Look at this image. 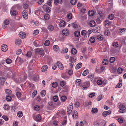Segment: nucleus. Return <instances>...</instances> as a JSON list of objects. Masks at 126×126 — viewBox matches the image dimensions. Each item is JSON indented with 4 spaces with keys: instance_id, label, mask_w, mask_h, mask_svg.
I'll return each instance as SVG.
<instances>
[{
    "instance_id": "49",
    "label": "nucleus",
    "mask_w": 126,
    "mask_h": 126,
    "mask_svg": "<svg viewBox=\"0 0 126 126\" xmlns=\"http://www.w3.org/2000/svg\"><path fill=\"white\" fill-rule=\"evenodd\" d=\"M123 71V69L121 67L118 68L117 70L118 73L119 74H121Z\"/></svg>"
},
{
    "instance_id": "57",
    "label": "nucleus",
    "mask_w": 126,
    "mask_h": 126,
    "mask_svg": "<svg viewBox=\"0 0 126 126\" xmlns=\"http://www.w3.org/2000/svg\"><path fill=\"white\" fill-rule=\"evenodd\" d=\"M103 83V81L101 79L98 80L97 82V84L98 85H101Z\"/></svg>"
},
{
    "instance_id": "10",
    "label": "nucleus",
    "mask_w": 126,
    "mask_h": 126,
    "mask_svg": "<svg viewBox=\"0 0 126 126\" xmlns=\"http://www.w3.org/2000/svg\"><path fill=\"white\" fill-rule=\"evenodd\" d=\"M57 64L59 68L61 70H63V66L60 62L59 61L57 62Z\"/></svg>"
},
{
    "instance_id": "37",
    "label": "nucleus",
    "mask_w": 126,
    "mask_h": 126,
    "mask_svg": "<svg viewBox=\"0 0 126 126\" xmlns=\"http://www.w3.org/2000/svg\"><path fill=\"white\" fill-rule=\"evenodd\" d=\"M32 63V62L29 63V64L28 66V70H30V69H33V67L32 66V64L31 65Z\"/></svg>"
},
{
    "instance_id": "5",
    "label": "nucleus",
    "mask_w": 126,
    "mask_h": 126,
    "mask_svg": "<svg viewBox=\"0 0 126 126\" xmlns=\"http://www.w3.org/2000/svg\"><path fill=\"white\" fill-rule=\"evenodd\" d=\"M73 109V104L71 103L70 104V106L68 107L67 109V112L69 115Z\"/></svg>"
},
{
    "instance_id": "30",
    "label": "nucleus",
    "mask_w": 126,
    "mask_h": 126,
    "mask_svg": "<svg viewBox=\"0 0 126 126\" xmlns=\"http://www.w3.org/2000/svg\"><path fill=\"white\" fill-rule=\"evenodd\" d=\"M23 113L21 111H19L17 113V115L19 117H21L23 116Z\"/></svg>"
},
{
    "instance_id": "11",
    "label": "nucleus",
    "mask_w": 126,
    "mask_h": 126,
    "mask_svg": "<svg viewBox=\"0 0 126 126\" xmlns=\"http://www.w3.org/2000/svg\"><path fill=\"white\" fill-rule=\"evenodd\" d=\"M111 112V111L110 110L105 111L103 112L102 115L104 117H105L107 115L110 114Z\"/></svg>"
},
{
    "instance_id": "55",
    "label": "nucleus",
    "mask_w": 126,
    "mask_h": 126,
    "mask_svg": "<svg viewBox=\"0 0 126 126\" xmlns=\"http://www.w3.org/2000/svg\"><path fill=\"white\" fill-rule=\"evenodd\" d=\"M50 9L51 8L50 7H47L46 9V12L47 13H49L51 11Z\"/></svg>"
},
{
    "instance_id": "50",
    "label": "nucleus",
    "mask_w": 126,
    "mask_h": 126,
    "mask_svg": "<svg viewBox=\"0 0 126 126\" xmlns=\"http://www.w3.org/2000/svg\"><path fill=\"white\" fill-rule=\"evenodd\" d=\"M11 99V97L10 95H8L6 96V100L7 101H10Z\"/></svg>"
},
{
    "instance_id": "4",
    "label": "nucleus",
    "mask_w": 126,
    "mask_h": 126,
    "mask_svg": "<svg viewBox=\"0 0 126 126\" xmlns=\"http://www.w3.org/2000/svg\"><path fill=\"white\" fill-rule=\"evenodd\" d=\"M126 30V28H121L117 32V33L120 35L123 34L125 32Z\"/></svg>"
},
{
    "instance_id": "52",
    "label": "nucleus",
    "mask_w": 126,
    "mask_h": 126,
    "mask_svg": "<svg viewBox=\"0 0 126 126\" xmlns=\"http://www.w3.org/2000/svg\"><path fill=\"white\" fill-rule=\"evenodd\" d=\"M65 84L66 83L64 81H62L60 82V85L62 87L64 86Z\"/></svg>"
},
{
    "instance_id": "51",
    "label": "nucleus",
    "mask_w": 126,
    "mask_h": 126,
    "mask_svg": "<svg viewBox=\"0 0 126 126\" xmlns=\"http://www.w3.org/2000/svg\"><path fill=\"white\" fill-rule=\"evenodd\" d=\"M46 94V91L45 90H43L42 91L41 93V94L42 96H45Z\"/></svg>"
},
{
    "instance_id": "42",
    "label": "nucleus",
    "mask_w": 126,
    "mask_h": 126,
    "mask_svg": "<svg viewBox=\"0 0 126 126\" xmlns=\"http://www.w3.org/2000/svg\"><path fill=\"white\" fill-rule=\"evenodd\" d=\"M67 17L69 19H71L72 17V14H68L67 16Z\"/></svg>"
},
{
    "instance_id": "26",
    "label": "nucleus",
    "mask_w": 126,
    "mask_h": 126,
    "mask_svg": "<svg viewBox=\"0 0 126 126\" xmlns=\"http://www.w3.org/2000/svg\"><path fill=\"white\" fill-rule=\"evenodd\" d=\"M80 34V32L78 31H75L74 33L75 36L76 37H78L79 36Z\"/></svg>"
},
{
    "instance_id": "23",
    "label": "nucleus",
    "mask_w": 126,
    "mask_h": 126,
    "mask_svg": "<svg viewBox=\"0 0 126 126\" xmlns=\"http://www.w3.org/2000/svg\"><path fill=\"white\" fill-rule=\"evenodd\" d=\"M108 60L106 59H104L102 61L103 64L106 65L108 63Z\"/></svg>"
},
{
    "instance_id": "56",
    "label": "nucleus",
    "mask_w": 126,
    "mask_h": 126,
    "mask_svg": "<svg viewBox=\"0 0 126 126\" xmlns=\"http://www.w3.org/2000/svg\"><path fill=\"white\" fill-rule=\"evenodd\" d=\"M52 86L54 88H55L58 85V83L57 82H54L52 84Z\"/></svg>"
},
{
    "instance_id": "54",
    "label": "nucleus",
    "mask_w": 126,
    "mask_h": 126,
    "mask_svg": "<svg viewBox=\"0 0 126 126\" xmlns=\"http://www.w3.org/2000/svg\"><path fill=\"white\" fill-rule=\"evenodd\" d=\"M113 46L115 47L116 48L118 47V44L117 43L114 42L113 43Z\"/></svg>"
},
{
    "instance_id": "19",
    "label": "nucleus",
    "mask_w": 126,
    "mask_h": 126,
    "mask_svg": "<svg viewBox=\"0 0 126 126\" xmlns=\"http://www.w3.org/2000/svg\"><path fill=\"white\" fill-rule=\"evenodd\" d=\"M60 25L62 27L64 26L65 25V22L63 20L61 21L60 23Z\"/></svg>"
},
{
    "instance_id": "15",
    "label": "nucleus",
    "mask_w": 126,
    "mask_h": 126,
    "mask_svg": "<svg viewBox=\"0 0 126 126\" xmlns=\"http://www.w3.org/2000/svg\"><path fill=\"white\" fill-rule=\"evenodd\" d=\"M72 117L73 118L77 119L78 118V113L77 111H74V114L72 115Z\"/></svg>"
},
{
    "instance_id": "12",
    "label": "nucleus",
    "mask_w": 126,
    "mask_h": 126,
    "mask_svg": "<svg viewBox=\"0 0 126 126\" xmlns=\"http://www.w3.org/2000/svg\"><path fill=\"white\" fill-rule=\"evenodd\" d=\"M23 16V18L25 19H27L28 17V14L26 11L24 10L22 13Z\"/></svg>"
},
{
    "instance_id": "39",
    "label": "nucleus",
    "mask_w": 126,
    "mask_h": 126,
    "mask_svg": "<svg viewBox=\"0 0 126 126\" xmlns=\"http://www.w3.org/2000/svg\"><path fill=\"white\" fill-rule=\"evenodd\" d=\"M76 84L77 85L79 86L81 84V80L80 79H77L76 80Z\"/></svg>"
},
{
    "instance_id": "1",
    "label": "nucleus",
    "mask_w": 126,
    "mask_h": 126,
    "mask_svg": "<svg viewBox=\"0 0 126 126\" xmlns=\"http://www.w3.org/2000/svg\"><path fill=\"white\" fill-rule=\"evenodd\" d=\"M106 124L104 120H101L100 121H97L95 122L94 125L95 126H105Z\"/></svg>"
},
{
    "instance_id": "62",
    "label": "nucleus",
    "mask_w": 126,
    "mask_h": 126,
    "mask_svg": "<svg viewBox=\"0 0 126 126\" xmlns=\"http://www.w3.org/2000/svg\"><path fill=\"white\" fill-rule=\"evenodd\" d=\"M9 106L8 105L5 104L4 106V108L5 110H8L9 108Z\"/></svg>"
},
{
    "instance_id": "21",
    "label": "nucleus",
    "mask_w": 126,
    "mask_h": 126,
    "mask_svg": "<svg viewBox=\"0 0 126 126\" xmlns=\"http://www.w3.org/2000/svg\"><path fill=\"white\" fill-rule=\"evenodd\" d=\"M73 27L74 28H78V24L77 22H75L74 23H72Z\"/></svg>"
},
{
    "instance_id": "28",
    "label": "nucleus",
    "mask_w": 126,
    "mask_h": 126,
    "mask_svg": "<svg viewBox=\"0 0 126 126\" xmlns=\"http://www.w3.org/2000/svg\"><path fill=\"white\" fill-rule=\"evenodd\" d=\"M47 28L50 31H52L54 29V27L52 25H50L48 26Z\"/></svg>"
},
{
    "instance_id": "44",
    "label": "nucleus",
    "mask_w": 126,
    "mask_h": 126,
    "mask_svg": "<svg viewBox=\"0 0 126 126\" xmlns=\"http://www.w3.org/2000/svg\"><path fill=\"white\" fill-rule=\"evenodd\" d=\"M53 49L55 51H56L59 49V47L57 45H54L53 47Z\"/></svg>"
},
{
    "instance_id": "32",
    "label": "nucleus",
    "mask_w": 126,
    "mask_h": 126,
    "mask_svg": "<svg viewBox=\"0 0 126 126\" xmlns=\"http://www.w3.org/2000/svg\"><path fill=\"white\" fill-rule=\"evenodd\" d=\"M108 18L110 20H112L114 18V16L113 14H110L108 16Z\"/></svg>"
},
{
    "instance_id": "31",
    "label": "nucleus",
    "mask_w": 126,
    "mask_h": 126,
    "mask_svg": "<svg viewBox=\"0 0 126 126\" xmlns=\"http://www.w3.org/2000/svg\"><path fill=\"white\" fill-rule=\"evenodd\" d=\"M49 17V15L47 14H46L44 16V18L46 20H48Z\"/></svg>"
},
{
    "instance_id": "3",
    "label": "nucleus",
    "mask_w": 126,
    "mask_h": 126,
    "mask_svg": "<svg viewBox=\"0 0 126 126\" xmlns=\"http://www.w3.org/2000/svg\"><path fill=\"white\" fill-rule=\"evenodd\" d=\"M35 52L37 54H39L42 56L44 55V52L43 49L37 48L35 50Z\"/></svg>"
},
{
    "instance_id": "46",
    "label": "nucleus",
    "mask_w": 126,
    "mask_h": 126,
    "mask_svg": "<svg viewBox=\"0 0 126 126\" xmlns=\"http://www.w3.org/2000/svg\"><path fill=\"white\" fill-rule=\"evenodd\" d=\"M40 108V106L38 105L35 106L34 107V110L36 111L39 110Z\"/></svg>"
},
{
    "instance_id": "7",
    "label": "nucleus",
    "mask_w": 126,
    "mask_h": 126,
    "mask_svg": "<svg viewBox=\"0 0 126 126\" xmlns=\"http://www.w3.org/2000/svg\"><path fill=\"white\" fill-rule=\"evenodd\" d=\"M1 49L2 51L5 52L8 49V47L6 45H3L1 46Z\"/></svg>"
},
{
    "instance_id": "33",
    "label": "nucleus",
    "mask_w": 126,
    "mask_h": 126,
    "mask_svg": "<svg viewBox=\"0 0 126 126\" xmlns=\"http://www.w3.org/2000/svg\"><path fill=\"white\" fill-rule=\"evenodd\" d=\"M77 52L76 49L75 48H73L72 49L71 51V53L72 54H75Z\"/></svg>"
},
{
    "instance_id": "41",
    "label": "nucleus",
    "mask_w": 126,
    "mask_h": 126,
    "mask_svg": "<svg viewBox=\"0 0 126 126\" xmlns=\"http://www.w3.org/2000/svg\"><path fill=\"white\" fill-rule=\"evenodd\" d=\"M50 44V42L48 40H46L44 43V45L46 46H48Z\"/></svg>"
},
{
    "instance_id": "53",
    "label": "nucleus",
    "mask_w": 126,
    "mask_h": 126,
    "mask_svg": "<svg viewBox=\"0 0 126 126\" xmlns=\"http://www.w3.org/2000/svg\"><path fill=\"white\" fill-rule=\"evenodd\" d=\"M6 93L8 94H10L12 93V91L10 90L7 89L5 91Z\"/></svg>"
},
{
    "instance_id": "22",
    "label": "nucleus",
    "mask_w": 126,
    "mask_h": 126,
    "mask_svg": "<svg viewBox=\"0 0 126 126\" xmlns=\"http://www.w3.org/2000/svg\"><path fill=\"white\" fill-rule=\"evenodd\" d=\"M98 110L97 108H93L92 109L91 112L93 113H95L97 112Z\"/></svg>"
},
{
    "instance_id": "8",
    "label": "nucleus",
    "mask_w": 126,
    "mask_h": 126,
    "mask_svg": "<svg viewBox=\"0 0 126 126\" xmlns=\"http://www.w3.org/2000/svg\"><path fill=\"white\" fill-rule=\"evenodd\" d=\"M69 31L66 29H64L62 31V33L63 35L64 36H66L67 35L69 34Z\"/></svg>"
},
{
    "instance_id": "60",
    "label": "nucleus",
    "mask_w": 126,
    "mask_h": 126,
    "mask_svg": "<svg viewBox=\"0 0 126 126\" xmlns=\"http://www.w3.org/2000/svg\"><path fill=\"white\" fill-rule=\"evenodd\" d=\"M52 0H49L47 1L48 4L50 6H52Z\"/></svg>"
},
{
    "instance_id": "36",
    "label": "nucleus",
    "mask_w": 126,
    "mask_h": 126,
    "mask_svg": "<svg viewBox=\"0 0 126 126\" xmlns=\"http://www.w3.org/2000/svg\"><path fill=\"white\" fill-rule=\"evenodd\" d=\"M41 116L40 115H38L36 116V121H39L41 120Z\"/></svg>"
},
{
    "instance_id": "47",
    "label": "nucleus",
    "mask_w": 126,
    "mask_h": 126,
    "mask_svg": "<svg viewBox=\"0 0 126 126\" xmlns=\"http://www.w3.org/2000/svg\"><path fill=\"white\" fill-rule=\"evenodd\" d=\"M5 61L6 63L8 64H10L12 62V60L10 59L7 58L6 60Z\"/></svg>"
},
{
    "instance_id": "16",
    "label": "nucleus",
    "mask_w": 126,
    "mask_h": 126,
    "mask_svg": "<svg viewBox=\"0 0 126 126\" xmlns=\"http://www.w3.org/2000/svg\"><path fill=\"white\" fill-rule=\"evenodd\" d=\"M47 69V65H43L41 68V71L42 72H45L46 71Z\"/></svg>"
},
{
    "instance_id": "61",
    "label": "nucleus",
    "mask_w": 126,
    "mask_h": 126,
    "mask_svg": "<svg viewBox=\"0 0 126 126\" xmlns=\"http://www.w3.org/2000/svg\"><path fill=\"white\" fill-rule=\"evenodd\" d=\"M16 95L17 97L19 98L20 97L21 94L18 91H17L16 93Z\"/></svg>"
},
{
    "instance_id": "43",
    "label": "nucleus",
    "mask_w": 126,
    "mask_h": 126,
    "mask_svg": "<svg viewBox=\"0 0 126 126\" xmlns=\"http://www.w3.org/2000/svg\"><path fill=\"white\" fill-rule=\"evenodd\" d=\"M53 99L54 102H57L58 100V98L57 96L56 95L54 96L53 98Z\"/></svg>"
},
{
    "instance_id": "34",
    "label": "nucleus",
    "mask_w": 126,
    "mask_h": 126,
    "mask_svg": "<svg viewBox=\"0 0 126 126\" xmlns=\"http://www.w3.org/2000/svg\"><path fill=\"white\" fill-rule=\"evenodd\" d=\"M61 99L62 101L64 102L66 99L67 97L63 95L61 97Z\"/></svg>"
},
{
    "instance_id": "48",
    "label": "nucleus",
    "mask_w": 126,
    "mask_h": 126,
    "mask_svg": "<svg viewBox=\"0 0 126 126\" xmlns=\"http://www.w3.org/2000/svg\"><path fill=\"white\" fill-rule=\"evenodd\" d=\"M39 31L37 30H34L33 32V35H36L39 33Z\"/></svg>"
},
{
    "instance_id": "35",
    "label": "nucleus",
    "mask_w": 126,
    "mask_h": 126,
    "mask_svg": "<svg viewBox=\"0 0 126 126\" xmlns=\"http://www.w3.org/2000/svg\"><path fill=\"white\" fill-rule=\"evenodd\" d=\"M115 60V58L114 57H112L110 58V62L111 63H113Z\"/></svg>"
},
{
    "instance_id": "24",
    "label": "nucleus",
    "mask_w": 126,
    "mask_h": 126,
    "mask_svg": "<svg viewBox=\"0 0 126 126\" xmlns=\"http://www.w3.org/2000/svg\"><path fill=\"white\" fill-rule=\"evenodd\" d=\"M5 81V79L4 77H2L0 79V83L1 85H3Z\"/></svg>"
},
{
    "instance_id": "38",
    "label": "nucleus",
    "mask_w": 126,
    "mask_h": 126,
    "mask_svg": "<svg viewBox=\"0 0 126 126\" xmlns=\"http://www.w3.org/2000/svg\"><path fill=\"white\" fill-rule=\"evenodd\" d=\"M94 12L93 11H89L88 12L89 15L91 16H93L94 14Z\"/></svg>"
},
{
    "instance_id": "63",
    "label": "nucleus",
    "mask_w": 126,
    "mask_h": 126,
    "mask_svg": "<svg viewBox=\"0 0 126 126\" xmlns=\"http://www.w3.org/2000/svg\"><path fill=\"white\" fill-rule=\"evenodd\" d=\"M103 97L102 96V95H99L98 97V98L97 99V100L98 101H99L101 100Z\"/></svg>"
},
{
    "instance_id": "45",
    "label": "nucleus",
    "mask_w": 126,
    "mask_h": 126,
    "mask_svg": "<svg viewBox=\"0 0 126 126\" xmlns=\"http://www.w3.org/2000/svg\"><path fill=\"white\" fill-rule=\"evenodd\" d=\"M70 3L73 5H75L77 3L76 0H71Z\"/></svg>"
},
{
    "instance_id": "64",
    "label": "nucleus",
    "mask_w": 126,
    "mask_h": 126,
    "mask_svg": "<svg viewBox=\"0 0 126 126\" xmlns=\"http://www.w3.org/2000/svg\"><path fill=\"white\" fill-rule=\"evenodd\" d=\"M117 120L120 123H122L123 122V120L122 118H118Z\"/></svg>"
},
{
    "instance_id": "9",
    "label": "nucleus",
    "mask_w": 126,
    "mask_h": 126,
    "mask_svg": "<svg viewBox=\"0 0 126 126\" xmlns=\"http://www.w3.org/2000/svg\"><path fill=\"white\" fill-rule=\"evenodd\" d=\"M19 37L21 38H24L26 36V34L23 32H20L19 33Z\"/></svg>"
},
{
    "instance_id": "13",
    "label": "nucleus",
    "mask_w": 126,
    "mask_h": 126,
    "mask_svg": "<svg viewBox=\"0 0 126 126\" xmlns=\"http://www.w3.org/2000/svg\"><path fill=\"white\" fill-rule=\"evenodd\" d=\"M89 25L91 27H94L95 26L96 23L94 20L91 21L90 22Z\"/></svg>"
},
{
    "instance_id": "27",
    "label": "nucleus",
    "mask_w": 126,
    "mask_h": 126,
    "mask_svg": "<svg viewBox=\"0 0 126 126\" xmlns=\"http://www.w3.org/2000/svg\"><path fill=\"white\" fill-rule=\"evenodd\" d=\"M89 41L91 43H94L95 42L94 37L93 36H92L89 39Z\"/></svg>"
},
{
    "instance_id": "2",
    "label": "nucleus",
    "mask_w": 126,
    "mask_h": 126,
    "mask_svg": "<svg viewBox=\"0 0 126 126\" xmlns=\"http://www.w3.org/2000/svg\"><path fill=\"white\" fill-rule=\"evenodd\" d=\"M119 108L120 109L119 110V112L122 113L126 111V105L125 104H121L119 105Z\"/></svg>"
},
{
    "instance_id": "6",
    "label": "nucleus",
    "mask_w": 126,
    "mask_h": 126,
    "mask_svg": "<svg viewBox=\"0 0 126 126\" xmlns=\"http://www.w3.org/2000/svg\"><path fill=\"white\" fill-rule=\"evenodd\" d=\"M83 85V87L82 89L84 90L88 88L90 85V83L89 81H87L84 83Z\"/></svg>"
},
{
    "instance_id": "58",
    "label": "nucleus",
    "mask_w": 126,
    "mask_h": 126,
    "mask_svg": "<svg viewBox=\"0 0 126 126\" xmlns=\"http://www.w3.org/2000/svg\"><path fill=\"white\" fill-rule=\"evenodd\" d=\"M105 23L106 25H109L110 24V22L109 20H106L105 21Z\"/></svg>"
},
{
    "instance_id": "17",
    "label": "nucleus",
    "mask_w": 126,
    "mask_h": 126,
    "mask_svg": "<svg viewBox=\"0 0 126 126\" xmlns=\"http://www.w3.org/2000/svg\"><path fill=\"white\" fill-rule=\"evenodd\" d=\"M15 43L16 45H19L21 44V40L20 39H16L15 41Z\"/></svg>"
},
{
    "instance_id": "18",
    "label": "nucleus",
    "mask_w": 126,
    "mask_h": 126,
    "mask_svg": "<svg viewBox=\"0 0 126 126\" xmlns=\"http://www.w3.org/2000/svg\"><path fill=\"white\" fill-rule=\"evenodd\" d=\"M82 65V64L81 63H79L76 65L75 67V69H78L80 68Z\"/></svg>"
},
{
    "instance_id": "40",
    "label": "nucleus",
    "mask_w": 126,
    "mask_h": 126,
    "mask_svg": "<svg viewBox=\"0 0 126 126\" xmlns=\"http://www.w3.org/2000/svg\"><path fill=\"white\" fill-rule=\"evenodd\" d=\"M110 32L108 30H107L105 31L104 32L105 35L107 36L109 35L110 34Z\"/></svg>"
},
{
    "instance_id": "29",
    "label": "nucleus",
    "mask_w": 126,
    "mask_h": 126,
    "mask_svg": "<svg viewBox=\"0 0 126 126\" xmlns=\"http://www.w3.org/2000/svg\"><path fill=\"white\" fill-rule=\"evenodd\" d=\"M103 36L102 35L100 34L99 35L97 36V38L98 40L101 41L103 39Z\"/></svg>"
},
{
    "instance_id": "59",
    "label": "nucleus",
    "mask_w": 126,
    "mask_h": 126,
    "mask_svg": "<svg viewBox=\"0 0 126 126\" xmlns=\"http://www.w3.org/2000/svg\"><path fill=\"white\" fill-rule=\"evenodd\" d=\"M2 118L6 121L8 120V118L7 116L3 115L2 116Z\"/></svg>"
},
{
    "instance_id": "25",
    "label": "nucleus",
    "mask_w": 126,
    "mask_h": 126,
    "mask_svg": "<svg viewBox=\"0 0 126 126\" xmlns=\"http://www.w3.org/2000/svg\"><path fill=\"white\" fill-rule=\"evenodd\" d=\"M89 71L88 69H86L84 70L82 73V75L84 76H85L87 75L89 72Z\"/></svg>"
},
{
    "instance_id": "14",
    "label": "nucleus",
    "mask_w": 126,
    "mask_h": 126,
    "mask_svg": "<svg viewBox=\"0 0 126 126\" xmlns=\"http://www.w3.org/2000/svg\"><path fill=\"white\" fill-rule=\"evenodd\" d=\"M10 13L12 15L15 16L18 13L16 11L12 10L10 11Z\"/></svg>"
},
{
    "instance_id": "20",
    "label": "nucleus",
    "mask_w": 126,
    "mask_h": 126,
    "mask_svg": "<svg viewBox=\"0 0 126 126\" xmlns=\"http://www.w3.org/2000/svg\"><path fill=\"white\" fill-rule=\"evenodd\" d=\"M122 81L121 79H119V83L116 85L115 88H119L122 86V83H121Z\"/></svg>"
}]
</instances>
